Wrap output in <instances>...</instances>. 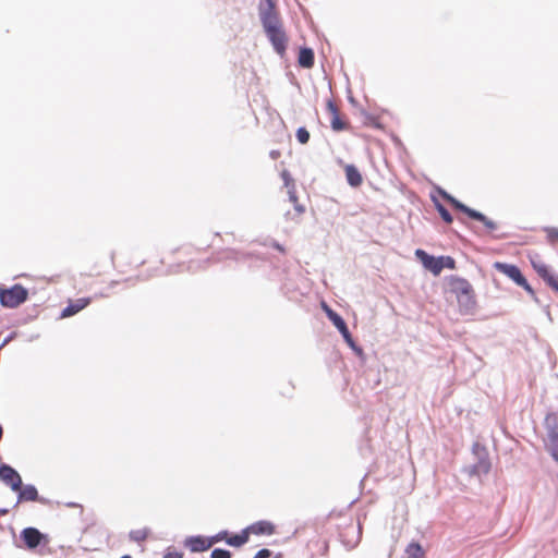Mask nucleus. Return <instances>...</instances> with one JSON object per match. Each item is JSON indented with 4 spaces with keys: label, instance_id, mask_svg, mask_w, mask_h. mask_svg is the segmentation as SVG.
<instances>
[{
    "label": "nucleus",
    "instance_id": "nucleus-1",
    "mask_svg": "<svg viewBox=\"0 0 558 558\" xmlns=\"http://www.w3.org/2000/svg\"><path fill=\"white\" fill-rule=\"evenodd\" d=\"M258 13L265 33L282 28L281 20L275 8V0H262Z\"/></svg>",
    "mask_w": 558,
    "mask_h": 558
},
{
    "label": "nucleus",
    "instance_id": "nucleus-2",
    "mask_svg": "<svg viewBox=\"0 0 558 558\" xmlns=\"http://www.w3.org/2000/svg\"><path fill=\"white\" fill-rule=\"evenodd\" d=\"M415 256L422 263L424 268L430 271L434 276H438L444 268L453 269V257L451 256L434 257L421 248L415 251Z\"/></svg>",
    "mask_w": 558,
    "mask_h": 558
},
{
    "label": "nucleus",
    "instance_id": "nucleus-3",
    "mask_svg": "<svg viewBox=\"0 0 558 558\" xmlns=\"http://www.w3.org/2000/svg\"><path fill=\"white\" fill-rule=\"evenodd\" d=\"M456 296L460 305V312L469 313L475 308L474 291L466 280L456 279Z\"/></svg>",
    "mask_w": 558,
    "mask_h": 558
},
{
    "label": "nucleus",
    "instance_id": "nucleus-4",
    "mask_svg": "<svg viewBox=\"0 0 558 558\" xmlns=\"http://www.w3.org/2000/svg\"><path fill=\"white\" fill-rule=\"evenodd\" d=\"M27 295L28 292L23 286L15 284L10 289L0 290V303L4 307L14 308L24 303Z\"/></svg>",
    "mask_w": 558,
    "mask_h": 558
},
{
    "label": "nucleus",
    "instance_id": "nucleus-5",
    "mask_svg": "<svg viewBox=\"0 0 558 558\" xmlns=\"http://www.w3.org/2000/svg\"><path fill=\"white\" fill-rule=\"evenodd\" d=\"M494 268L512 279L518 286L522 287L530 294H534L532 287L529 284L521 270L515 265L496 262L494 264Z\"/></svg>",
    "mask_w": 558,
    "mask_h": 558
},
{
    "label": "nucleus",
    "instance_id": "nucleus-6",
    "mask_svg": "<svg viewBox=\"0 0 558 558\" xmlns=\"http://www.w3.org/2000/svg\"><path fill=\"white\" fill-rule=\"evenodd\" d=\"M323 310L325 311L327 317L331 320V323L335 325V327L339 330V332L342 335L345 342L355 351L361 352L360 349L355 347V343L352 339V336L347 327L345 322L343 318L338 315L335 311H332L325 302L322 304Z\"/></svg>",
    "mask_w": 558,
    "mask_h": 558
},
{
    "label": "nucleus",
    "instance_id": "nucleus-7",
    "mask_svg": "<svg viewBox=\"0 0 558 558\" xmlns=\"http://www.w3.org/2000/svg\"><path fill=\"white\" fill-rule=\"evenodd\" d=\"M21 538L24 541V543L28 549H35L41 543H44V544L49 543L48 535L41 533L36 527H25L21 532Z\"/></svg>",
    "mask_w": 558,
    "mask_h": 558
},
{
    "label": "nucleus",
    "instance_id": "nucleus-8",
    "mask_svg": "<svg viewBox=\"0 0 558 558\" xmlns=\"http://www.w3.org/2000/svg\"><path fill=\"white\" fill-rule=\"evenodd\" d=\"M532 266L537 275L556 292H558V276L555 275L550 268L539 259H533Z\"/></svg>",
    "mask_w": 558,
    "mask_h": 558
},
{
    "label": "nucleus",
    "instance_id": "nucleus-9",
    "mask_svg": "<svg viewBox=\"0 0 558 558\" xmlns=\"http://www.w3.org/2000/svg\"><path fill=\"white\" fill-rule=\"evenodd\" d=\"M0 480L12 490L17 492L21 489L22 477L12 466L8 464L0 465Z\"/></svg>",
    "mask_w": 558,
    "mask_h": 558
},
{
    "label": "nucleus",
    "instance_id": "nucleus-10",
    "mask_svg": "<svg viewBox=\"0 0 558 558\" xmlns=\"http://www.w3.org/2000/svg\"><path fill=\"white\" fill-rule=\"evenodd\" d=\"M456 210H460V211L466 214L470 218L481 221L490 231H493L497 228V225L493 220L488 219L480 211H476L474 209L466 207L464 204L458 202L457 199H456Z\"/></svg>",
    "mask_w": 558,
    "mask_h": 558
},
{
    "label": "nucleus",
    "instance_id": "nucleus-11",
    "mask_svg": "<svg viewBox=\"0 0 558 558\" xmlns=\"http://www.w3.org/2000/svg\"><path fill=\"white\" fill-rule=\"evenodd\" d=\"M266 35L270 40L275 51L282 56L286 51L288 40L283 28L276 29L274 32H267Z\"/></svg>",
    "mask_w": 558,
    "mask_h": 558
},
{
    "label": "nucleus",
    "instance_id": "nucleus-12",
    "mask_svg": "<svg viewBox=\"0 0 558 558\" xmlns=\"http://www.w3.org/2000/svg\"><path fill=\"white\" fill-rule=\"evenodd\" d=\"M184 545L192 553H202L209 549L213 546L209 537H204L201 535L187 537L184 542Z\"/></svg>",
    "mask_w": 558,
    "mask_h": 558
},
{
    "label": "nucleus",
    "instance_id": "nucleus-13",
    "mask_svg": "<svg viewBox=\"0 0 558 558\" xmlns=\"http://www.w3.org/2000/svg\"><path fill=\"white\" fill-rule=\"evenodd\" d=\"M246 531L250 534L255 535H271L275 532V526L269 521H257L246 527Z\"/></svg>",
    "mask_w": 558,
    "mask_h": 558
},
{
    "label": "nucleus",
    "instance_id": "nucleus-14",
    "mask_svg": "<svg viewBox=\"0 0 558 558\" xmlns=\"http://www.w3.org/2000/svg\"><path fill=\"white\" fill-rule=\"evenodd\" d=\"M89 303H90L89 298L77 299V300L71 302L66 307L63 308V311L61 313V317L62 318L70 317V316L78 313L83 308H85Z\"/></svg>",
    "mask_w": 558,
    "mask_h": 558
},
{
    "label": "nucleus",
    "instance_id": "nucleus-15",
    "mask_svg": "<svg viewBox=\"0 0 558 558\" xmlns=\"http://www.w3.org/2000/svg\"><path fill=\"white\" fill-rule=\"evenodd\" d=\"M19 492V500L17 502L22 501H43L38 497L37 488L34 485L27 484V485H21V489Z\"/></svg>",
    "mask_w": 558,
    "mask_h": 558
},
{
    "label": "nucleus",
    "instance_id": "nucleus-16",
    "mask_svg": "<svg viewBox=\"0 0 558 558\" xmlns=\"http://www.w3.org/2000/svg\"><path fill=\"white\" fill-rule=\"evenodd\" d=\"M344 170L348 183L353 187L360 186L362 183L360 171L353 165H347Z\"/></svg>",
    "mask_w": 558,
    "mask_h": 558
},
{
    "label": "nucleus",
    "instance_id": "nucleus-17",
    "mask_svg": "<svg viewBox=\"0 0 558 558\" xmlns=\"http://www.w3.org/2000/svg\"><path fill=\"white\" fill-rule=\"evenodd\" d=\"M299 64L310 69L314 64V52L311 48H302L299 53Z\"/></svg>",
    "mask_w": 558,
    "mask_h": 558
},
{
    "label": "nucleus",
    "instance_id": "nucleus-18",
    "mask_svg": "<svg viewBox=\"0 0 558 558\" xmlns=\"http://www.w3.org/2000/svg\"><path fill=\"white\" fill-rule=\"evenodd\" d=\"M248 533L246 527L240 534L232 535L227 538V544L233 547H241L248 542Z\"/></svg>",
    "mask_w": 558,
    "mask_h": 558
},
{
    "label": "nucleus",
    "instance_id": "nucleus-19",
    "mask_svg": "<svg viewBox=\"0 0 558 558\" xmlns=\"http://www.w3.org/2000/svg\"><path fill=\"white\" fill-rule=\"evenodd\" d=\"M407 558H425V554L420 544L412 542L405 548Z\"/></svg>",
    "mask_w": 558,
    "mask_h": 558
},
{
    "label": "nucleus",
    "instance_id": "nucleus-20",
    "mask_svg": "<svg viewBox=\"0 0 558 558\" xmlns=\"http://www.w3.org/2000/svg\"><path fill=\"white\" fill-rule=\"evenodd\" d=\"M148 529L132 530L130 532V538L134 542H143L148 535Z\"/></svg>",
    "mask_w": 558,
    "mask_h": 558
},
{
    "label": "nucleus",
    "instance_id": "nucleus-21",
    "mask_svg": "<svg viewBox=\"0 0 558 558\" xmlns=\"http://www.w3.org/2000/svg\"><path fill=\"white\" fill-rule=\"evenodd\" d=\"M546 233V239L550 244H558V228L556 227H547L544 229Z\"/></svg>",
    "mask_w": 558,
    "mask_h": 558
},
{
    "label": "nucleus",
    "instance_id": "nucleus-22",
    "mask_svg": "<svg viewBox=\"0 0 558 558\" xmlns=\"http://www.w3.org/2000/svg\"><path fill=\"white\" fill-rule=\"evenodd\" d=\"M434 203H435L439 214L441 215L442 219L447 222H451L452 217H451L450 213L435 198H434Z\"/></svg>",
    "mask_w": 558,
    "mask_h": 558
},
{
    "label": "nucleus",
    "instance_id": "nucleus-23",
    "mask_svg": "<svg viewBox=\"0 0 558 558\" xmlns=\"http://www.w3.org/2000/svg\"><path fill=\"white\" fill-rule=\"evenodd\" d=\"M296 138L301 144H306L310 141V133L305 128H299L296 131Z\"/></svg>",
    "mask_w": 558,
    "mask_h": 558
},
{
    "label": "nucleus",
    "instance_id": "nucleus-24",
    "mask_svg": "<svg viewBox=\"0 0 558 558\" xmlns=\"http://www.w3.org/2000/svg\"><path fill=\"white\" fill-rule=\"evenodd\" d=\"M210 558H231V553L227 549L216 548L211 551Z\"/></svg>",
    "mask_w": 558,
    "mask_h": 558
},
{
    "label": "nucleus",
    "instance_id": "nucleus-25",
    "mask_svg": "<svg viewBox=\"0 0 558 558\" xmlns=\"http://www.w3.org/2000/svg\"><path fill=\"white\" fill-rule=\"evenodd\" d=\"M228 531H220L218 534L210 536L209 539L211 542V545L219 543L221 541H226L228 538Z\"/></svg>",
    "mask_w": 558,
    "mask_h": 558
},
{
    "label": "nucleus",
    "instance_id": "nucleus-26",
    "mask_svg": "<svg viewBox=\"0 0 558 558\" xmlns=\"http://www.w3.org/2000/svg\"><path fill=\"white\" fill-rule=\"evenodd\" d=\"M551 442L554 445L551 454L558 461V430L551 435Z\"/></svg>",
    "mask_w": 558,
    "mask_h": 558
},
{
    "label": "nucleus",
    "instance_id": "nucleus-27",
    "mask_svg": "<svg viewBox=\"0 0 558 558\" xmlns=\"http://www.w3.org/2000/svg\"><path fill=\"white\" fill-rule=\"evenodd\" d=\"M331 128L335 131H341L344 129V123L337 116H335L331 120Z\"/></svg>",
    "mask_w": 558,
    "mask_h": 558
},
{
    "label": "nucleus",
    "instance_id": "nucleus-28",
    "mask_svg": "<svg viewBox=\"0 0 558 558\" xmlns=\"http://www.w3.org/2000/svg\"><path fill=\"white\" fill-rule=\"evenodd\" d=\"M281 177H282V179H283V181H284V185H286L288 189H289V187H291V186H292V184H294V182H293V180H292V178H291L290 173H289L287 170L282 171Z\"/></svg>",
    "mask_w": 558,
    "mask_h": 558
},
{
    "label": "nucleus",
    "instance_id": "nucleus-29",
    "mask_svg": "<svg viewBox=\"0 0 558 558\" xmlns=\"http://www.w3.org/2000/svg\"><path fill=\"white\" fill-rule=\"evenodd\" d=\"M270 556H271V551L269 549L264 548V549L258 550L255 554L254 558H269Z\"/></svg>",
    "mask_w": 558,
    "mask_h": 558
},
{
    "label": "nucleus",
    "instance_id": "nucleus-30",
    "mask_svg": "<svg viewBox=\"0 0 558 558\" xmlns=\"http://www.w3.org/2000/svg\"><path fill=\"white\" fill-rule=\"evenodd\" d=\"M288 194H289V199L292 203H296V195H295V191H294V184H292V186L289 187Z\"/></svg>",
    "mask_w": 558,
    "mask_h": 558
},
{
    "label": "nucleus",
    "instance_id": "nucleus-31",
    "mask_svg": "<svg viewBox=\"0 0 558 558\" xmlns=\"http://www.w3.org/2000/svg\"><path fill=\"white\" fill-rule=\"evenodd\" d=\"M294 204H295L294 209L298 213V215H302L304 213V207L300 204H296V203H294Z\"/></svg>",
    "mask_w": 558,
    "mask_h": 558
},
{
    "label": "nucleus",
    "instance_id": "nucleus-32",
    "mask_svg": "<svg viewBox=\"0 0 558 558\" xmlns=\"http://www.w3.org/2000/svg\"><path fill=\"white\" fill-rule=\"evenodd\" d=\"M165 558H182L179 553H168Z\"/></svg>",
    "mask_w": 558,
    "mask_h": 558
},
{
    "label": "nucleus",
    "instance_id": "nucleus-33",
    "mask_svg": "<svg viewBox=\"0 0 558 558\" xmlns=\"http://www.w3.org/2000/svg\"><path fill=\"white\" fill-rule=\"evenodd\" d=\"M279 156H280L279 150H271L270 151V158L271 159H277Z\"/></svg>",
    "mask_w": 558,
    "mask_h": 558
},
{
    "label": "nucleus",
    "instance_id": "nucleus-34",
    "mask_svg": "<svg viewBox=\"0 0 558 558\" xmlns=\"http://www.w3.org/2000/svg\"><path fill=\"white\" fill-rule=\"evenodd\" d=\"M480 466H482V468H483L484 472H488V470H489V464H488V463H486V462H481V463H480Z\"/></svg>",
    "mask_w": 558,
    "mask_h": 558
},
{
    "label": "nucleus",
    "instance_id": "nucleus-35",
    "mask_svg": "<svg viewBox=\"0 0 558 558\" xmlns=\"http://www.w3.org/2000/svg\"><path fill=\"white\" fill-rule=\"evenodd\" d=\"M442 195H444L448 201H450V202H452V203H453V197H451L449 194H447V193L442 192Z\"/></svg>",
    "mask_w": 558,
    "mask_h": 558
},
{
    "label": "nucleus",
    "instance_id": "nucleus-36",
    "mask_svg": "<svg viewBox=\"0 0 558 558\" xmlns=\"http://www.w3.org/2000/svg\"><path fill=\"white\" fill-rule=\"evenodd\" d=\"M328 107H329V109H330L332 112H335V113H336V107L333 106V104H332V102H329V104H328Z\"/></svg>",
    "mask_w": 558,
    "mask_h": 558
},
{
    "label": "nucleus",
    "instance_id": "nucleus-37",
    "mask_svg": "<svg viewBox=\"0 0 558 558\" xmlns=\"http://www.w3.org/2000/svg\"><path fill=\"white\" fill-rule=\"evenodd\" d=\"M8 513V509L1 508L0 509V515H4Z\"/></svg>",
    "mask_w": 558,
    "mask_h": 558
},
{
    "label": "nucleus",
    "instance_id": "nucleus-38",
    "mask_svg": "<svg viewBox=\"0 0 558 558\" xmlns=\"http://www.w3.org/2000/svg\"><path fill=\"white\" fill-rule=\"evenodd\" d=\"M275 247H276L277 250H279V251H283V248L281 247V245H280V244H278V243H276V244H275Z\"/></svg>",
    "mask_w": 558,
    "mask_h": 558
},
{
    "label": "nucleus",
    "instance_id": "nucleus-39",
    "mask_svg": "<svg viewBox=\"0 0 558 558\" xmlns=\"http://www.w3.org/2000/svg\"><path fill=\"white\" fill-rule=\"evenodd\" d=\"M8 342V340H5L1 345H0V350L3 348V345Z\"/></svg>",
    "mask_w": 558,
    "mask_h": 558
},
{
    "label": "nucleus",
    "instance_id": "nucleus-40",
    "mask_svg": "<svg viewBox=\"0 0 558 558\" xmlns=\"http://www.w3.org/2000/svg\"><path fill=\"white\" fill-rule=\"evenodd\" d=\"M121 558H132V557H131V556H129V555H125V556H123V557H121Z\"/></svg>",
    "mask_w": 558,
    "mask_h": 558
}]
</instances>
